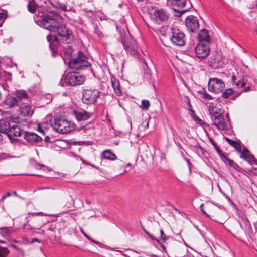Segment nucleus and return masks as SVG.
<instances>
[{
	"mask_svg": "<svg viewBox=\"0 0 257 257\" xmlns=\"http://www.w3.org/2000/svg\"><path fill=\"white\" fill-rule=\"evenodd\" d=\"M34 19L40 26L51 31H56L62 40L66 43H70L73 41L74 36L72 31L63 24V19L58 13L53 11H38Z\"/></svg>",
	"mask_w": 257,
	"mask_h": 257,
	"instance_id": "nucleus-1",
	"label": "nucleus"
},
{
	"mask_svg": "<svg viewBox=\"0 0 257 257\" xmlns=\"http://www.w3.org/2000/svg\"><path fill=\"white\" fill-rule=\"evenodd\" d=\"M86 55L81 51H78L75 57L71 59L69 62V67L73 71H80L91 66Z\"/></svg>",
	"mask_w": 257,
	"mask_h": 257,
	"instance_id": "nucleus-2",
	"label": "nucleus"
},
{
	"mask_svg": "<svg viewBox=\"0 0 257 257\" xmlns=\"http://www.w3.org/2000/svg\"><path fill=\"white\" fill-rule=\"evenodd\" d=\"M50 121L51 126L60 134H67L74 130L75 128L73 123L62 118L55 117Z\"/></svg>",
	"mask_w": 257,
	"mask_h": 257,
	"instance_id": "nucleus-3",
	"label": "nucleus"
},
{
	"mask_svg": "<svg viewBox=\"0 0 257 257\" xmlns=\"http://www.w3.org/2000/svg\"><path fill=\"white\" fill-rule=\"evenodd\" d=\"M226 141L232 147H233L241 155L240 157L247 161L249 164H255L257 165V159L252 155L250 152L244 148L242 150V147L240 145V141L232 140L228 137L225 138Z\"/></svg>",
	"mask_w": 257,
	"mask_h": 257,
	"instance_id": "nucleus-4",
	"label": "nucleus"
},
{
	"mask_svg": "<svg viewBox=\"0 0 257 257\" xmlns=\"http://www.w3.org/2000/svg\"><path fill=\"white\" fill-rule=\"evenodd\" d=\"M122 44L127 54L134 57L138 56L137 41L131 37H125L122 39Z\"/></svg>",
	"mask_w": 257,
	"mask_h": 257,
	"instance_id": "nucleus-5",
	"label": "nucleus"
},
{
	"mask_svg": "<svg viewBox=\"0 0 257 257\" xmlns=\"http://www.w3.org/2000/svg\"><path fill=\"white\" fill-rule=\"evenodd\" d=\"M77 71L68 73L65 77L66 83L72 86L82 84L85 81V77L80 75Z\"/></svg>",
	"mask_w": 257,
	"mask_h": 257,
	"instance_id": "nucleus-6",
	"label": "nucleus"
},
{
	"mask_svg": "<svg viewBox=\"0 0 257 257\" xmlns=\"http://www.w3.org/2000/svg\"><path fill=\"white\" fill-rule=\"evenodd\" d=\"M100 92L97 89L84 90L83 93L82 101L87 104H94L99 96Z\"/></svg>",
	"mask_w": 257,
	"mask_h": 257,
	"instance_id": "nucleus-7",
	"label": "nucleus"
},
{
	"mask_svg": "<svg viewBox=\"0 0 257 257\" xmlns=\"http://www.w3.org/2000/svg\"><path fill=\"white\" fill-rule=\"evenodd\" d=\"M208 90L216 94L221 93L225 87L224 82L218 78H210L208 83Z\"/></svg>",
	"mask_w": 257,
	"mask_h": 257,
	"instance_id": "nucleus-8",
	"label": "nucleus"
},
{
	"mask_svg": "<svg viewBox=\"0 0 257 257\" xmlns=\"http://www.w3.org/2000/svg\"><path fill=\"white\" fill-rule=\"evenodd\" d=\"M172 36L170 40L173 44L179 46H184L186 42L185 35L180 30L171 28Z\"/></svg>",
	"mask_w": 257,
	"mask_h": 257,
	"instance_id": "nucleus-9",
	"label": "nucleus"
},
{
	"mask_svg": "<svg viewBox=\"0 0 257 257\" xmlns=\"http://www.w3.org/2000/svg\"><path fill=\"white\" fill-rule=\"evenodd\" d=\"M24 132L20 123L11 124L7 136L11 142H14L17 140V137L23 136Z\"/></svg>",
	"mask_w": 257,
	"mask_h": 257,
	"instance_id": "nucleus-10",
	"label": "nucleus"
},
{
	"mask_svg": "<svg viewBox=\"0 0 257 257\" xmlns=\"http://www.w3.org/2000/svg\"><path fill=\"white\" fill-rule=\"evenodd\" d=\"M170 15L169 13L163 9L155 10L152 15V18L157 24H162L166 23L169 20Z\"/></svg>",
	"mask_w": 257,
	"mask_h": 257,
	"instance_id": "nucleus-11",
	"label": "nucleus"
},
{
	"mask_svg": "<svg viewBox=\"0 0 257 257\" xmlns=\"http://www.w3.org/2000/svg\"><path fill=\"white\" fill-rule=\"evenodd\" d=\"M189 0H172L171 5L175 12L182 14L188 10L190 5Z\"/></svg>",
	"mask_w": 257,
	"mask_h": 257,
	"instance_id": "nucleus-12",
	"label": "nucleus"
},
{
	"mask_svg": "<svg viewBox=\"0 0 257 257\" xmlns=\"http://www.w3.org/2000/svg\"><path fill=\"white\" fill-rule=\"evenodd\" d=\"M209 47L208 43H199L195 48L196 56L200 59L206 57L209 53Z\"/></svg>",
	"mask_w": 257,
	"mask_h": 257,
	"instance_id": "nucleus-13",
	"label": "nucleus"
},
{
	"mask_svg": "<svg viewBox=\"0 0 257 257\" xmlns=\"http://www.w3.org/2000/svg\"><path fill=\"white\" fill-rule=\"evenodd\" d=\"M185 25L187 29L191 32H197L199 29L198 20L196 17L193 15H190L186 18Z\"/></svg>",
	"mask_w": 257,
	"mask_h": 257,
	"instance_id": "nucleus-14",
	"label": "nucleus"
},
{
	"mask_svg": "<svg viewBox=\"0 0 257 257\" xmlns=\"http://www.w3.org/2000/svg\"><path fill=\"white\" fill-rule=\"evenodd\" d=\"M213 124L219 130H226L228 128V125L226 123L222 115H215L212 118Z\"/></svg>",
	"mask_w": 257,
	"mask_h": 257,
	"instance_id": "nucleus-15",
	"label": "nucleus"
},
{
	"mask_svg": "<svg viewBox=\"0 0 257 257\" xmlns=\"http://www.w3.org/2000/svg\"><path fill=\"white\" fill-rule=\"evenodd\" d=\"M19 112L20 115L23 117L31 115L33 111L31 110V106L28 103H22L19 105Z\"/></svg>",
	"mask_w": 257,
	"mask_h": 257,
	"instance_id": "nucleus-16",
	"label": "nucleus"
},
{
	"mask_svg": "<svg viewBox=\"0 0 257 257\" xmlns=\"http://www.w3.org/2000/svg\"><path fill=\"white\" fill-rule=\"evenodd\" d=\"M23 137L30 143H38L42 140V138L40 136L32 132L25 131Z\"/></svg>",
	"mask_w": 257,
	"mask_h": 257,
	"instance_id": "nucleus-17",
	"label": "nucleus"
},
{
	"mask_svg": "<svg viewBox=\"0 0 257 257\" xmlns=\"http://www.w3.org/2000/svg\"><path fill=\"white\" fill-rule=\"evenodd\" d=\"M221 92V96L223 98L231 99L232 100H235L236 97L240 95V93L235 92L232 88L226 89Z\"/></svg>",
	"mask_w": 257,
	"mask_h": 257,
	"instance_id": "nucleus-18",
	"label": "nucleus"
},
{
	"mask_svg": "<svg viewBox=\"0 0 257 257\" xmlns=\"http://www.w3.org/2000/svg\"><path fill=\"white\" fill-rule=\"evenodd\" d=\"M210 65L215 69L222 68L224 66V62L220 55H216L214 59L210 61Z\"/></svg>",
	"mask_w": 257,
	"mask_h": 257,
	"instance_id": "nucleus-19",
	"label": "nucleus"
},
{
	"mask_svg": "<svg viewBox=\"0 0 257 257\" xmlns=\"http://www.w3.org/2000/svg\"><path fill=\"white\" fill-rule=\"evenodd\" d=\"M110 81L115 94L120 96L122 95V91L120 89L119 81L113 75L110 77Z\"/></svg>",
	"mask_w": 257,
	"mask_h": 257,
	"instance_id": "nucleus-20",
	"label": "nucleus"
},
{
	"mask_svg": "<svg viewBox=\"0 0 257 257\" xmlns=\"http://www.w3.org/2000/svg\"><path fill=\"white\" fill-rule=\"evenodd\" d=\"M198 39L199 43L205 42L208 44L209 43L210 39L208 31L204 29L201 30L198 35Z\"/></svg>",
	"mask_w": 257,
	"mask_h": 257,
	"instance_id": "nucleus-21",
	"label": "nucleus"
},
{
	"mask_svg": "<svg viewBox=\"0 0 257 257\" xmlns=\"http://www.w3.org/2000/svg\"><path fill=\"white\" fill-rule=\"evenodd\" d=\"M74 114L78 121L87 120L90 117V114L83 110L74 111Z\"/></svg>",
	"mask_w": 257,
	"mask_h": 257,
	"instance_id": "nucleus-22",
	"label": "nucleus"
},
{
	"mask_svg": "<svg viewBox=\"0 0 257 257\" xmlns=\"http://www.w3.org/2000/svg\"><path fill=\"white\" fill-rule=\"evenodd\" d=\"M4 103L7 105L9 108H12L16 105L18 104V100L17 98L13 97L11 96H7L4 102Z\"/></svg>",
	"mask_w": 257,
	"mask_h": 257,
	"instance_id": "nucleus-23",
	"label": "nucleus"
},
{
	"mask_svg": "<svg viewBox=\"0 0 257 257\" xmlns=\"http://www.w3.org/2000/svg\"><path fill=\"white\" fill-rule=\"evenodd\" d=\"M240 227L243 230H246L250 226V222L245 215L241 216L240 220L238 221Z\"/></svg>",
	"mask_w": 257,
	"mask_h": 257,
	"instance_id": "nucleus-24",
	"label": "nucleus"
},
{
	"mask_svg": "<svg viewBox=\"0 0 257 257\" xmlns=\"http://www.w3.org/2000/svg\"><path fill=\"white\" fill-rule=\"evenodd\" d=\"M102 158L110 160H114L116 158V156L114 153L112 152L110 150H104L101 154Z\"/></svg>",
	"mask_w": 257,
	"mask_h": 257,
	"instance_id": "nucleus-25",
	"label": "nucleus"
},
{
	"mask_svg": "<svg viewBox=\"0 0 257 257\" xmlns=\"http://www.w3.org/2000/svg\"><path fill=\"white\" fill-rule=\"evenodd\" d=\"M11 124L7 121L2 120L0 121V133L8 134V131Z\"/></svg>",
	"mask_w": 257,
	"mask_h": 257,
	"instance_id": "nucleus-26",
	"label": "nucleus"
},
{
	"mask_svg": "<svg viewBox=\"0 0 257 257\" xmlns=\"http://www.w3.org/2000/svg\"><path fill=\"white\" fill-rule=\"evenodd\" d=\"M15 96L19 100H27L29 99L28 94L24 90H19L16 91Z\"/></svg>",
	"mask_w": 257,
	"mask_h": 257,
	"instance_id": "nucleus-27",
	"label": "nucleus"
},
{
	"mask_svg": "<svg viewBox=\"0 0 257 257\" xmlns=\"http://www.w3.org/2000/svg\"><path fill=\"white\" fill-rule=\"evenodd\" d=\"M38 7V5L36 3L35 0H29L27 9L29 12L31 13H34L36 12Z\"/></svg>",
	"mask_w": 257,
	"mask_h": 257,
	"instance_id": "nucleus-28",
	"label": "nucleus"
},
{
	"mask_svg": "<svg viewBox=\"0 0 257 257\" xmlns=\"http://www.w3.org/2000/svg\"><path fill=\"white\" fill-rule=\"evenodd\" d=\"M198 93L201 95L202 99L206 100H211L213 99V97L209 94L204 88H203L201 90L198 92Z\"/></svg>",
	"mask_w": 257,
	"mask_h": 257,
	"instance_id": "nucleus-29",
	"label": "nucleus"
},
{
	"mask_svg": "<svg viewBox=\"0 0 257 257\" xmlns=\"http://www.w3.org/2000/svg\"><path fill=\"white\" fill-rule=\"evenodd\" d=\"M12 232L10 227H3L0 229V234L4 237H9Z\"/></svg>",
	"mask_w": 257,
	"mask_h": 257,
	"instance_id": "nucleus-30",
	"label": "nucleus"
},
{
	"mask_svg": "<svg viewBox=\"0 0 257 257\" xmlns=\"http://www.w3.org/2000/svg\"><path fill=\"white\" fill-rule=\"evenodd\" d=\"M144 230L145 232V233L149 236V237L152 240L156 241V242H157L158 243H159L160 244V246L162 248L163 251H165V252L166 251V248L165 245L160 242V240L159 239L157 238L154 236H153V235L151 234L150 233H149V232L146 231V230L144 229Z\"/></svg>",
	"mask_w": 257,
	"mask_h": 257,
	"instance_id": "nucleus-31",
	"label": "nucleus"
},
{
	"mask_svg": "<svg viewBox=\"0 0 257 257\" xmlns=\"http://www.w3.org/2000/svg\"><path fill=\"white\" fill-rule=\"evenodd\" d=\"M47 39L48 41L50 42L49 47L50 49L52 50V52H54V48L53 47V44L54 43H57V38L55 37H53L52 36L48 35L47 36Z\"/></svg>",
	"mask_w": 257,
	"mask_h": 257,
	"instance_id": "nucleus-32",
	"label": "nucleus"
},
{
	"mask_svg": "<svg viewBox=\"0 0 257 257\" xmlns=\"http://www.w3.org/2000/svg\"><path fill=\"white\" fill-rule=\"evenodd\" d=\"M9 253L8 248L0 246V257H7Z\"/></svg>",
	"mask_w": 257,
	"mask_h": 257,
	"instance_id": "nucleus-33",
	"label": "nucleus"
},
{
	"mask_svg": "<svg viewBox=\"0 0 257 257\" xmlns=\"http://www.w3.org/2000/svg\"><path fill=\"white\" fill-rule=\"evenodd\" d=\"M209 111L210 114L212 116V119L215 117V115H221L218 113L217 108L213 106H210L209 107Z\"/></svg>",
	"mask_w": 257,
	"mask_h": 257,
	"instance_id": "nucleus-34",
	"label": "nucleus"
},
{
	"mask_svg": "<svg viewBox=\"0 0 257 257\" xmlns=\"http://www.w3.org/2000/svg\"><path fill=\"white\" fill-rule=\"evenodd\" d=\"M159 230L160 233V238L159 239L160 241L162 240L163 243H166V241H167L170 238V236H166L162 229H160Z\"/></svg>",
	"mask_w": 257,
	"mask_h": 257,
	"instance_id": "nucleus-35",
	"label": "nucleus"
},
{
	"mask_svg": "<svg viewBox=\"0 0 257 257\" xmlns=\"http://www.w3.org/2000/svg\"><path fill=\"white\" fill-rule=\"evenodd\" d=\"M8 245L17 250L19 253H20L22 254V256H24V251L21 248L19 247L18 246L13 244L12 243H10V244H8Z\"/></svg>",
	"mask_w": 257,
	"mask_h": 257,
	"instance_id": "nucleus-36",
	"label": "nucleus"
},
{
	"mask_svg": "<svg viewBox=\"0 0 257 257\" xmlns=\"http://www.w3.org/2000/svg\"><path fill=\"white\" fill-rule=\"evenodd\" d=\"M94 32L96 34L99 38H101L103 36V34L101 30L99 29L97 25H95L94 27Z\"/></svg>",
	"mask_w": 257,
	"mask_h": 257,
	"instance_id": "nucleus-37",
	"label": "nucleus"
},
{
	"mask_svg": "<svg viewBox=\"0 0 257 257\" xmlns=\"http://www.w3.org/2000/svg\"><path fill=\"white\" fill-rule=\"evenodd\" d=\"M226 165H228L230 166L234 162L233 160L229 159L227 156H225L221 159Z\"/></svg>",
	"mask_w": 257,
	"mask_h": 257,
	"instance_id": "nucleus-38",
	"label": "nucleus"
},
{
	"mask_svg": "<svg viewBox=\"0 0 257 257\" xmlns=\"http://www.w3.org/2000/svg\"><path fill=\"white\" fill-rule=\"evenodd\" d=\"M40 5L44 7H48L49 5H52V3L50 0H38Z\"/></svg>",
	"mask_w": 257,
	"mask_h": 257,
	"instance_id": "nucleus-39",
	"label": "nucleus"
},
{
	"mask_svg": "<svg viewBox=\"0 0 257 257\" xmlns=\"http://www.w3.org/2000/svg\"><path fill=\"white\" fill-rule=\"evenodd\" d=\"M214 149H215L216 151L220 156L221 159H222L223 157H224L225 155L222 152L221 150L220 149V148L217 146V145H215V146H214Z\"/></svg>",
	"mask_w": 257,
	"mask_h": 257,
	"instance_id": "nucleus-40",
	"label": "nucleus"
},
{
	"mask_svg": "<svg viewBox=\"0 0 257 257\" xmlns=\"http://www.w3.org/2000/svg\"><path fill=\"white\" fill-rule=\"evenodd\" d=\"M214 149H215L216 151L220 156L221 159H222L223 157H224L225 155L222 152L221 150L220 149V148L217 146V145H215V146H214Z\"/></svg>",
	"mask_w": 257,
	"mask_h": 257,
	"instance_id": "nucleus-41",
	"label": "nucleus"
},
{
	"mask_svg": "<svg viewBox=\"0 0 257 257\" xmlns=\"http://www.w3.org/2000/svg\"><path fill=\"white\" fill-rule=\"evenodd\" d=\"M214 149H215L216 151L220 156L221 159H222L223 157H224L225 155L222 152L221 150L220 149V148L217 146V145H215V146H214Z\"/></svg>",
	"mask_w": 257,
	"mask_h": 257,
	"instance_id": "nucleus-42",
	"label": "nucleus"
},
{
	"mask_svg": "<svg viewBox=\"0 0 257 257\" xmlns=\"http://www.w3.org/2000/svg\"><path fill=\"white\" fill-rule=\"evenodd\" d=\"M214 149H215L216 151L220 156L221 159H222L223 157H224L225 155L222 152L221 150L220 149V148L217 146V145H215V146H214Z\"/></svg>",
	"mask_w": 257,
	"mask_h": 257,
	"instance_id": "nucleus-43",
	"label": "nucleus"
},
{
	"mask_svg": "<svg viewBox=\"0 0 257 257\" xmlns=\"http://www.w3.org/2000/svg\"><path fill=\"white\" fill-rule=\"evenodd\" d=\"M150 103L148 100H143L142 101V107L143 109L147 110L148 109Z\"/></svg>",
	"mask_w": 257,
	"mask_h": 257,
	"instance_id": "nucleus-44",
	"label": "nucleus"
},
{
	"mask_svg": "<svg viewBox=\"0 0 257 257\" xmlns=\"http://www.w3.org/2000/svg\"><path fill=\"white\" fill-rule=\"evenodd\" d=\"M58 7L64 11H68L70 10V8L65 4L64 3L59 4Z\"/></svg>",
	"mask_w": 257,
	"mask_h": 257,
	"instance_id": "nucleus-45",
	"label": "nucleus"
},
{
	"mask_svg": "<svg viewBox=\"0 0 257 257\" xmlns=\"http://www.w3.org/2000/svg\"><path fill=\"white\" fill-rule=\"evenodd\" d=\"M80 231H81V232L83 234V235L87 238L88 239V240H90L91 242H93L96 244H98V242L97 241H96L94 240H93L91 238V237L88 235L84 231L83 229H80Z\"/></svg>",
	"mask_w": 257,
	"mask_h": 257,
	"instance_id": "nucleus-46",
	"label": "nucleus"
},
{
	"mask_svg": "<svg viewBox=\"0 0 257 257\" xmlns=\"http://www.w3.org/2000/svg\"><path fill=\"white\" fill-rule=\"evenodd\" d=\"M235 84L237 87L241 88H243L246 85V83H245L243 80H240L235 83Z\"/></svg>",
	"mask_w": 257,
	"mask_h": 257,
	"instance_id": "nucleus-47",
	"label": "nucleus"
},
{
	"mask_svg": "<svg viewBox=\"0 0 257 257\" xmlns=\"http://www.w3.org/2000/svg\"><path fill=\"white\" fill-rule=\"evenodd\" d=\"M194 119L196 122H197L200 125H202L203 124H204V122L197 116H195Z\"/></svg>",
	"mask_w": 257,
	"mask_h": 257,
	"instance_id": "nucleus-48",
	"label": "nucleus"
},
{
	"mask_svg": "<svg viewBox=\"0 0 257 257\" xmlns=\"http://www.w3.org/2000/svg\"><path fill=\"white\" fill-rule=\"evenodd\" d=\"M30 215H31L32 216H33V215L43 216V215H45V214L43 212H37V213H29L28 214V217H30ZM28 218V217H26V218Z\"/></svg>",
	"mask_w": 257,
	"mask_h": 257,
	"instance_id": "nucleus-49",
	"label": "nucleus"
},
{
	"mask_svg": "<svg viewBox=\"0 0 257 257\" xmlns=\"http://www.w3.org/2000/svg\"><path fill=\"white\" fill-rule=\"evenodd\" d=\"M231 167H232L234 169L237 170L238 171H240L241 168L235 162H234L231 166Z\"/></svg>",
	"mask_w": 257,
	"mask_h": 257,
	"instance_id": "nucleus-50",
	"label": "nucleus"
},
{
	"mask_svg": "<svg viewBox=\"0 0 257 257\" xmlns=\"http://www.w3.org/2000/svg\"><path fill=\"white\" fill-rule=\"evenodd\" d=\"M187 105L188 107V110L190 111L191 110H192V107L190 103V99L188 97H187Z\"/></svg>",
	"mask_w": 257,
	"mask_h": 257,
	"instance_id": "nucleus-51",
	"label": "nucleus"
},
{
	"mask_svg": "<svg viewBox=\"0 0 257 257\" xmlns=\"http://www.w3.org/2000/svg\"><path fill=\"white\" fill-rule=\"evenodd\" d=\"M203 208H204V204H202L200 206V211H201V212L204 214L205 215H206L207 217H209V215L207 214V213L203 209Z\"/></svg>",
	"mask_w": 257,
	"mask_h": 257,
	"instance_id": "nucleus-52",
	"label": "nucleus"
},
{
	"mask_svg": "<svg viewBox=\"0 0 257 257\" xmlns=\"http://www.w3.org/2000/svg\"><path fill=\"white\" fill-rule=\"evenodd\" d=\"M209 142L213 146H215L216 145V143L214 141V140L212 138H209Z\"/></svg>",
	"mask_w": 257,
	"mask_h": 257,
	"instance_id": "nucleus-53",
	"label": "nucleus"
},
{
	"mask_svg": "<svg viewBox=\"0 0 257 257\" xmlns=\"http://www.w3.org/2000/svg\"><path fill=\"white\" fill-rule=\"evenodd\" d=\"M6 17L5 13L3 12H0V20L3 19Z\"/></svg>",
	"mask_w": 257,
	"mask_h": 257,
	"instance_id": "nucleus-54",
	"label": "nucleus"
},
{
	"mask_svg": "<svg viewBox=\"0 0 257 257\" xmlns=\"http://www.w3.org/2000/svg\"><path fill=\"white\" fill-rule=\"evenodd\" d=\"M190 114L193 117V118L194 119L195 116H197V115L195 114V111L192 109L191 110V111H190Z\"/></svg>",
	"mask_w": 257,
	"mask_h": 257,
	"instance_id": "nucleus-55",
	"label": "nucleus"
},
{
	"mask_svg": "<svg viewBox=\"0 0 257 257\" xmlns=\"http://www.w3.org/2000/svg\"><path fill=\"white\" fill-rule=\"evenodd\" d=\"M244 87V90L245 92H247L250 90V87L249 86H246V85L243 87Z\"/></svg>",
	"mask_w": 257,
	"mask_h": 257,
	"instance_id": "nucleus-56",
	"label": "nucleus"
},
{
	"mask_svg": "<svg viewBox=\"0 0 257 257\" xmlns=\"http://www.w3.org/2000/svg\"><path fill=\"white\" fill-rule=\"evenodd\" d=\"M45 141L46 142H50V138L48 136H46L45 137Z\"/></svg>",
	"mask_w": 257,
	"mask_h": 257,
	"instance_id": "nucleus-57",
	"label": "nucleus"
},
{
	"mask_svg": "<svg viewBox=\"0 0 257 257\" xmlns=\"http://www.w3.org/2000/svg\"><path fill=\"white\" fill-rule=\"evenodd\" d=\"M235 80H236V78H235V76H234V75L232 76L231 80H232V82L233 83V84H235Z\"/></svg>",
	"mask_w": 257,
	"mask_h": 257,
	"instance_id": "nucleus-58",
	"label": "nucleus"
},
{
	"mask_svg": "<svg viewBox=\"0 0 257 257\" xmlns=\"http://www.w3.org/2000/svg\"><path fill=\"white\" fill-rule=\"evenodd\" d=\"M131 165H131V164L129 163H128V164H126V166H124V168H125V169H126V168H127L128 167H131Z\"/></svg>",
	"mask_w": 257,
	"mask_h": 257,
	"instance_id": "nucleus-59",
	"label": "nucleus"
},
{
	"mask_svg": "<svg viewBox=\"0 0 257 257\" xmlns=\"http://www.w3.org/2000/svg\"><path fill=\"white\" fill-rule=\"evenodd\" d=\"M7 198V196L6 195H4L2 197V199L1 200H4L5 199H6Z\"/></svg>",
	"mask_w": 257,
	"mask_h": 257,
	"instance_id": "nucleus-60",
	"label": "nucleus"
},
{
	"mask_svg": "<svg viewBox=\"0 0 257 257\" xmlns=\"http://www.w3.org/2000/svg\"><path fill=\"white\" fill-rule=\"evenodd\" d=\"M11 242H14V243H18V240H16V239H12V240H11Z\"/></svg>",
	"mask_w": 257,
	"mask_h": 257,
	"instance_id": "nucleus-61",
	"label": "nucleus"
},
{
	"mask_svg": "<svg viewBox=\"0 0 257 257\" xmlns=\"http://www.w3.org/2000/svg\"><path fill=\"white\" fill-rule=\"evenodd\" d=\"M0 243L6 244L7 242L5 241H3L2 240H0Z\"/></svg>",
	"mask_w": 257,
	"mask_h": 257,
	"instance_id": "nucleus-62",
	"label": "nucleus"
},
{
	"mask_svg": "<svg viewBox=\"0 0 257 257\" xmlns=\"http://www.w3.org/2000/svg\"><path fill=\"white\" fill-rule=\"evenodd\" d=\"M33 242H34V241H37V242H39V240H38V239H37V238H35V239H33Z\"/></svg>",
	"mask_w": 257,
	"mask_h": 257,
	"instance_id": "nucleus-63",
	"label": "nucleus"
},
{
	"mask_svg": "<svg viewBox=\"0 0 257 257\" xmlns=\"http://www.w3.org/2000/svg\"><path fill=\"white\" fill-rule=\"evenodd\" d=\"M150 256H151V257H159L158 256H157L156 255H151Z\"/></svg>",
	"mask_w": 257,
	"mask_h": 257,
	"instance_id": "nucleus-64",
	"label": "nucleus"
}]
</instances>
